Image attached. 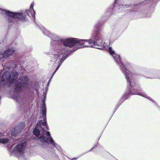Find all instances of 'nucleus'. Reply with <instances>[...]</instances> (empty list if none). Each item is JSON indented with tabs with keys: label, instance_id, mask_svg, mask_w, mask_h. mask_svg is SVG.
Masks as SVG:
<instances>
[{
	"label": "nucleus",
	"instance_id": "12",
	"mask_svg": "<svg viewBox=\"0 0 160 160\" xmlns=\"http://www.w3.org/2000/svg\"><path fill=\"white\" fill-rule=\"evenodd\" d=\"M37 28L40 29L43 32V33L45 35L50 37V35L52 34V33L50 32L46 28L43 27H41L40 26L38 25L36 26Z\"/></svg>",
	"mask_w": 160,
	"mask_h": 160
},
{
	"label": "nucleus",
	"instance_id": "11",
	"mask_svg": "<svg viewBox=\"0 0 160 160\" xmlns=\"http://www.w3.org/2000/svg\"><path fill=\"white\" fill-rule=\"evenodd\" d=\"M16 19L21 22H24L27 20V18L25 14L22 12H16Z\"/></svg>",
	"mask_w": 160,
	"mask_h": 160
},
{
	"label": "nucleus",
	"instance_id": "19",
	"mask_svg": "<svg viewBox=\"0 0 160 160\" xmlns=\"http://www.w3.org/2000/svg\"><path fill=\"white\" fill-rule=\"evenodd\" d=\"M77 158H72V160H73V159H77Z\"/></svg>",
	"mask_w": 160,
	"mask_h": 160
},
{
	"label": "nucleus",
	"instance_id": "17",
	"mask_svg": "<svg viewBox=\"0 0 160 160\" xmlns=\"http://www.w3.org/2000/svg\"><path fill=\"white\" fill-rule=\"evenodd\" d=\"M144 17H149V16H148L147 14H146V15L145 16H144Z\"/></svg>",
	"mask_w": 160,
	"mask_h": 160
},
{
	"label": "nucleus",
	"instance_id": "16",
	"mask_svg": "<svg viewBox=\"0 0 160 160\" xmlns=\"http://www.w3.org/2000/svg\"><path fill=\"white\" fill-rule=\"evenodd\" d=\"M30 10H26L25 12V13L27 14H29L30 13Z\"/></svg>",
	"mask_w": 160,
	"mask_h": 160
},
{
	"label": "nucleus",
	"instance_id": "4",
	"mask_svg": "<svg viewBox=\"0 0 160 160\" xmlns=\"http://www.w3.org/2000/svg\"><path fill=\"white\" fill-rule=\"evenodd\" d=\"M46 95L44 97V99L42 101V104L41 106V111L42 114L43 122L39 120L36 125L33 131L34 135L38 137V140L42 142H46L51 144L53 147H55L59 151L61 150L60 146L58 145L53 140L51 137L50 132L49 131L45 130L44 128H42V126H46L47 129L48 130L46 122V107L45 103Z\"/></svg>",
	"mask_w": 160,
	"mask_h": 160
},
{
	"label": "nucleus",
	"instance_id": "18",
	"mask_svg": "<svg viewBox=\"0 0 160 160\" xmlns=\"http://www.w3.org/2000/svg\"><path fill=\"white\" fill-rule=\"evenodd\" d=\"M97 145L96 144L95 147H93L89 151H91L92 149L95 147Z\"/></svg>",
	"mask_w": 160,
	"mask_h": 160
},
{
	"label": "nucleus",
	"instance_id": "7",
	"mask_svg": "<svg viewBox=\"0 0 160 160\" xmlns=\"http://www.w3.org/2000/svg\"><path fill=\"white\" fill-rule=\"evenodd\" d=\"M144 76L148 78L154 79L158 78L156 70L154 69L145 68L143 70Z\"/></svg>",
	"mask_w": 160,
	"mask_h": 160
},
{
	"label": "nucleus",
	"instance_id": "13",
	"mask_svg": "<svg viewBox=\"0 0 160 160\" xmlns=\"http://www.w3.org/2000/svg\"><path fill=\"white\" fill-rule=\"evenodd\" d=\"M10 140L5 138H0V143L5 144L9 142Z\"/></svg>",
	"mask_w": 160,
	"mask_h": 160
},
{
	"label": "nucleus",
	"instance_id": "9",
	"mask_svg": "<svg viewBox=\"0 0 160 160\" xmlns=\"http://www.w3.org/2000/svg\"><path fill=\"white\" fill-rule=\"evenodd\" d=\"M16 12L10 11L9 10L7 11L5 14L7 22L10 24H12L16 21Z\"/></svg>",
	"mask_w": 160,
	"mask_h": 160
},
{
	"label": "nucleus",
	"instance_id": "3",
	"mask_svg": "<svg viewBox=\"0 0 160 160\" xmlns=\"http://www.w3.org/2000/svg\"><path fill=\"white\" fill-rule=\"evenodd\" d=\"M101 24L98 23L95 26V29L92 35L91 39L89 40L80 39L74 38L76 40L72 48L75 47L74 51L85 47H94L100 49H104L107 47V44L103 40L104 32L100 29Z\"/></svg>",
	"mask_w": 160,
	"mask_h": 160
},
{
	"label": "nucleus",
	"instance_id": "5",
	"mask_svg": "<svg viewBox=\"0 0 160 160\" xmlns=\"http://www.w3.org/2000/svg\"><path fill=\"white\" fill-rule=\"evenodd\" d=\"M14 90V92L17 94L12 96V98L17 99L18 96V93L21 91L27 90L32 94L34 93V88L29 85L28 77L25 76L19 77L15 84Z\"/></svg>",
	"mask_w": 160,
	"mask_h": 160
},
{
	"label": "nucleus",
	"instance_id": "14",
	"mask_svg": "<svg viewBox=\"0 0 160 160\" xmlns=\"http://www.w3.org/2000/svg\"><path fill=\"white\" fill-rule=\"evenodd\" d=\"M8 10H6L0 8V13H2V14H5L8 11Z\"/></svg>",
	"mask_w": 160,
	"mask_h": 160
},
{
	"label": "nucleus",
	"instance_id": "1",
	"mask_svg": "<svg viewBox=\"0 0 160 160\" xmlns=\"http://www.w3.org/2000/svg\"><path fill=\"white\" fill-rule=\"evenodd\" d=\"M52 47L51 54V61L53 62V66L57 68L50 78L59 69L62 63L70 54V48L76 40L74 38H63L58 35L52 33L49 37Z\"/></svg>",
	"mask_w": 160,
	"mask_h": 160
},
{
	"label": "nucleus",
	"instance_id": "2",
	"mask_svg": "<svg viewBox=\"0 0 160 160\" xmlns=\"http://www.w3.org/2000/svg\"><path fill=\"white\" fill-rule=\"evenodd\" d=\"M108 51L124 74L128 83L127 86L128 90L125 92L122 98V99H124L123 101L128 99L130 95H138L147 98L154 102V101L151 98L143 92L141 87L136 84L133 78L134 74L128 70L130 66V64L127 63L125 64L123 63L121 61L120 56L115 53L114 51L112 50L111 47H109L108 48Z\"/></svg>",
	"mask_w": 160,
	"mask_h": 160
},
{
	"label": "nucleus",
	"instance_id": "15",
	"mask_svg": "<svg viewBox=\"0 0 160 160\" xmlns=\"http://www.w3.org/2000/svg\"><path fill=\"white\" fill-rule=\"evenodd\" d=\"M33 5L31 4L30 6V9H32V10L34 12V13H35V11H34V9L33 8Z\"/></svg>",
	"mask_w": 160,
	"mask_h": 160
},
{
	"label": "nucleus",
	"instance_id": "6",
	"mask_svg": "<svg viewBox=\"0 0 160 160\" xmlns=\"http://www.w3.org/2000/svg\"><path fill=\"white\" fill-rule=\"evenodd\" d=\"M27 145V142L26 141H23L21 142L16 145L12 153L15 154H19V155L22 154L24 151Z\"/></svg>",
	"mask_w": 160,
	"mask_h": 160
},
{
	"label": "nucleus",
	"instance_id": "20",
	"mask_svg": "<svg viewBox=\"0 0 160 160\" xmlns=\"http://www.w3.org/2000/svg\"><path fill=\"white\" fill-rule=\"evenodd\" d=\"M35 13L34 12V15H35V14H34Z\"/></svg>",
	"mask_w": 160,
	"mask_h": 160
},
{
	"label": "nucleus",
	"instance_id": "10",
	"mask_svg": "<svg viewBox=\"0 0 160 160\" xmlns=\"http://www.w3.org/2000/svg\"><path fill=\"white\" fill-rule=\"evenodd\" d=\"M25 123L22 122L18 124L14 128L13 131L11 132V135L13 136H15L19 134L21 131L25 127Z\"/></svg>",
	"mask_w": 160,
	"mask_h": 160
},
{
	"label": "nucleus",
	"instance_id": "8",
	"mask_svg": "<svg viewBox=\"0 0 160 160\" xmlns=\"http://www.w3.org/2000/svg\"><path fill=\"white\" fill-rule=\"evenodd\" d=\"M134 6V5H123L121 4H118L117 5V7H116V5H114L113 7V9L112 8L109 9L107 11L108 12V15H111L112 13V11H117L119 10V12L120 11L122 10H124L125 9L129 8V7H132L133 8Z\"/></svg>",
	"mask_w": 160,
	"mask_h": 160
}]
</instances>
